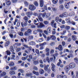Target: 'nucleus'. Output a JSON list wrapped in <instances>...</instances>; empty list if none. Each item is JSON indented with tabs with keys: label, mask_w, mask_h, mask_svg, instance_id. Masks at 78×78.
<instances>
[{
	"label": "nucleus",
	"mask_w": 78,
	"mask_h": 78,
	"mask_svg": "<svg viewBox=\"0 0 78 78\" xmlns=\"http://www.w3.org/2000/svg\"><path fill=\"white\" fill-rule=\"evenodd\" d=\"M36 25H37V27L38 28H44L45 27V26L42 23H35Z\"/></svg>",
	"instance_id": "1"
},
{
	"label": "nucleus",
	"mask_w": 78,
	"mask_h": 78,
	"mask_svg": "<svg viewBox=\"0 0 78 78\" xmlns=\"http://www.w3.org/2000/svg\"><path fill=\"white\" fill-rule=\"evenodd\" d=\"M29 8L31 11H34L36 9V7L33 4H30L29 6Z\"/></svg>",
	"instance_id": "2"
},
{
	"label": "nucleus",
	"mask_w": 78,
	"mask_h": 78,
	"mask_svg": "<svg viewBox=\"0 0 78 78\" xmlns=\"http://www.w3.org/2000/svg\"><path fill=\"white\" fill-rule=\"evenodd\" d=\"M26 15H27V17L28 18H30L31 16L33 14V13L32 12H26Z\"/></svg>",
	"instance_id": "3"
},
{
	"label": "nucleus",
	"mask_w": 78,
	"mask_h": 78,
	"mask_svg": "<svg viewBox=\"0 0 78 78\" xmlns=\"http://www.w3.org/2000/svg\"><path fill=\"white\" fill-rule=\"evenodd\" d=\"M76 66V65L75 63H71L69 65V67L71 68V69H73V68H74Z\"/></svg>",
	"instance_id": "4"
},
{
	"label": "nucleus",
	"mask_w": 78,
	"mask_h": 78,
	"mask_svg": "<svg viewBox=\"0 0 78 78\" xmlns=\"http://www.w3.org/2000/svg\"><path fill=\"white\" fill-rule=\"evenodd\" d=\"M44 3V1L43 0H40V3L41 7L43 6Z\"/></svg>",
	"instance_id": "5"
},
{
	"label": "nucleus",
	"mask_w": 78,
	"mask_h": 78,
	"mask_svg": "<svg viewBox=\"0 0 78 78\" xmlns=\"http://www.w3.org/2000/svg\"><path fill=\"white\" fill-rule=\"evenodd\" d=\"M21 25L22 27H24V26H27V21L24 22V23L23 22H21Z\"/></svg>",
	"instance_id": "6"
},
{
	"label": "nucleus",
	"mask_w": 78,
	"mask_h": 78,
	"mask_svg": "<svg viewBox=\"0 0 78 78\" xmlns=\"http://www.w3.org/2000/svg\"><path fill=\"white\" fill-rule=\"evenodd\" d=\"M64 69L66 72H69L70 70V68H69V67L68 66H66L65 67Z\"/></svg>",
	"instance_id": "7"
},
{
	"label": "nucleus",
	"mask_w": 78,
	"mask_h": 78,
	"mask_svg": "<svg viewBox=\"0 0 78 78\" xmlns=\"http://www.w3.org/2000/svg\"><path fill=\"white\" fill-rule=\"evenodd\" d=\"M44 67L45 70L47 71V70H48V67H49V65H47V66H46L45 64H44Z\"/></svg>",
	"instance_id": "8"
},
{
	"label": "nucleus",
	"mask_w": 78,
	"mask_h": 78,
	"mask_svg": "<svg viewBox=\"0 0 78 78\" xmlns=\"http://www.w3.org/2000/svg\"><path fill=\"white\" fill-rule=\"evenodd\" d=\"M51 66H52L51 67V70L53 72H54V71H55V65L53 63H52L51 64Z\"/></svg>",
	"instance_id": "9"
},
{
	"label": "nucleus",
	"mask_w": 78,
	"mask_h": 78,
	"mask_svg": "<svg viewBox=\"0 0 78 78\" xmlns=\"http://www.w3.org/2000/svg\"><path fill=\"white\" fill-rule=\"evenodd\" d=\"M32 73L34 75H37V76H39V72H36L35 71H32Z\"/></svg>",
	"instance_id": "10"
},
{
	"label": "nucleus",
	"mask_w": 78,
	"mask_h": 78,
	"mask_svg": "<svg viewBox=\"0 0 78 78\" xmlns=\"http://www.w3.org/2000/svg\"><path fill=\"white\" fill-rule=\"evenodd\" d=\"M55 59H56V57L55 56H54V58L53 57H51L50 58V61H53V62H55Z\"/></svg>",
	"instance_id": "11"
},
{
	"label": "nucleus",
	"mask_w": 78,
	"mask_h": 78,
	"mask_svg": "<svg viewBox=\"0 0 78 78\" xmlns=\"http://www.w3.org/2000/svg\"><path fill=\"white\" fill-rule=\"evenodd\" d=\"M63 48L62 45H59L58 47V50L59 51H62V50Z\"/></svg>",
	"instance_id": "12"
},
{
	"label": "nucleus",
	"mask_w": 78,
	"mask_h": 78,
	"mask_svg": "<svg viewBox=\"0 0 78 78\" xmlns=\"http://www.w3.org/2000/svg\"><path fill=\"white\" fill-rule=\"evenodd\" d=\"M6 72H3L0 74V77H2V76H5L6 75Z\"/></svg>",
	"instance_id": "13"
},
{
	"label": "nucleus",
	"mask_w": 78,
	"mask_h": 78,
	"mask_svg": "<svg viewBox=\"0 0 78 78\" xmlns=\"http://www.w3.org/2000/svg\"><path fill=\"white\" fill-rule=\"evenodd\" d=\"M63 14L64 17H67L68 16V13L67 12H64L63 13Z\"/></svg>",
	"instance_id": "14"
},
{
	"label": "nucleus",
	"mask_w": 78,
	"mask_h": 78,
	"mask_svg": "<svg viewBox=\"0 0 78 78\" xmlns=\"http://www.w3.org/2000/svg\"><path fill=\"white\" fill-rule=\"evenodd\" d=\"M49 37H50L51 39H52V40H55L56 39V37L53 35H51Z\"/></svg>",
	"instance_id": "15"
},
{
	"label": "nucleus",
	"mask_w": 78,
	"mask_h": 78,
	"mask_svg": "<svg viewBox=\"0 0 78 78\" xmlns=\"http://www.w3.org/2000/svg\"><path fill=\"white\" fill-rule=\"evenodd\" d=\"M9 41H7L5 44L4 47H8L9 45Z\"/></svg>",
	"instance_id": "16"
},
{
	"label": "nucleus",
	"mask_w": 78,
	"mask_h": 78,
	"mask_svg": "<svg viewBox=\"0 0 78 78\" xmlns=\"http://www.w3.org/2000/svg\"><path fill=\"white\" fill-rule=\"evenodd\" d=\"M64 5H60L59 6V8L60 10H63V9H64Z\"/></svg>",
	"instance_id": "17"
},
{
	"label": "nucleus",
	"mask_w": 78,
	"mask_h": 78,
	"mask_svg": "<svg viewBox=\"0 0 78 78\" xmlns=\"http://www.w3.org/2000/svg\"><path fill=\"white\" fill-rule=\"evenodd\" d=\"M29 44L30 45H35L36 43L34 41H31L29 43Z\"/></svg>",
	"instance_id": "18"
},
{
	"label": "nucleus",
	"mask_w": 78,
	"mask_h": 78,
	"mask_svg": "<svg viewBox=\"0 0 78 78\" xmlns=\"http://www.w3.org/2000/svg\"><path fill=\"white\" fill-rule=\"evenodd\" d=\"M65 7L66 8V9H69L70 8V6L68 4H67L65 3Z\"/></svg>",
	"instance_id": "19"
},
{
	"label": "nucleus",
	"mask_w": 78,
	"mask_h": 78,
	"mask_svg": "<svg viewBox=\"0 0 78 78\" xmlns=\"http://www.w3.org/2000/svg\"><path fill=\"white\" fill-rule=\"evenodd\" d=\"M72 39L73 41L76 40V36L75 35H73L72 36Z\"/></svg>",
	"instance_id": "20"
},
{
	"label": "nucleus",
	"mask_w": 78,
	"mask_h": 78,
	"mask_svg": "<svg viewBox=\"0 0 78 78\" xmlns=\"http://www.w3.org/2000/svg\"><path fill=\"white\" fill-rule=\"evenodd\" d=\"M47 31L48 33H51V28L50 27L48 28Z\"/></svg>",
	"instance_id": "21"
},
{
	"label": "nucleus",
	"mask_w": 78,
	"mask_h": 78,
	"mask_svg": "<svg viewBox=\"0 0 78 78\" xmlns=\"http://www.w3.org/2000/svg\"><path fill=\"white\" fill-rule=\"evenodd\" d=\"M10 50L12 52H13V53H14V48H13V47H12V46H10Z\"/></svg>",
	"instance_id": "22"
},
{
	"label": "nucleus",
	"mask_w": 78,
	"mask_h": 78,
	"mask_svg": "<svg viewBox=\"0 0 78 78\" xmlns=\"http://www.w3.org/2000/svg\"><path fill=\"white\" fill-rule=\"evenodd\" d=\"M59 62H58L57 64L58 66H59L60 64H62V61H61V59H59Z\"/></svg>",
	"instance_id": "23"
},
{
	"label": "nucleus",
	"mask_w": 78,
	"mask_h": 78,
	"mask_svg": "<svg viewBox=\"0 0 78 78\" xmlns=\"http://www.w3.org/2000/svg\"><path fill=\"white\" fill-rule=\"evenodd\" d=\"M74 15H75V12H71L69 14V16L70 17H71V16H74Z\"/></svg>",
	"instance_id": "24"
},
{
	"label": "nucleus",
	"mask_w": 78,
	"mask_h": 78,
	"mask_svg": "<svg viewBox=\"0 0 78 78\" xmlns=\"http://www.w3.org/2000/svg\"><path fill=\"white\" fill-rule=\"evenodd\" d=\"M37 31L39 32V33H42L43 32V30L41 29H37Z\"/></svg>",
	"instance_id": "25"
},
{
	"label": "nucleus",
	"mask_w": 78,
	"mask_h": 78,
	"mask_svg": "<svg viewBox=\"0 0 78 78\" xmlns=\"http://www.w3.org/2000/svg\"><path fill=\"white\" fill-rule=\"evenodd\" d=\"M74 60L76 62V64H78V58L77 57H76L74 58Z\"/></svg>",
	"instance_id": "26"
},
{
	"label": "nucleus",
	"mask_w": 78,
	"mask_h": 78,
	"mask_svg": "<svg viewBox=\"0 0 78 78\" xmlns=\"http://www.w3.org/2000/svg\"><path fill=\"white\" fill-rule=\"evenodd\" d=\"M32 75L33 73H29L26 74V75L27 76H31Z\"/></svg>",
	"instance_id": "27"
},
{
	"label": "nucleus",
	"mask_w": 78,
	"mask_h": 78,
	"mask_svg": "<svg viewBox=\"0 0 78 78\" xmlns=\"http://www.w3.org/2000/svg\"><path fill=\"white\" fill-rule=\"evenodd\" d=\"M9 66L10 67L14 66V63L13 62H10V63H9Z\"/></svg>",
	"instance_id": "28"
},
{
	"label": "nucleus",
	"mask_w": 78,
	"mask_h": 78,
	"mask_svg": "<svg viewBox=\"0 0 78 78\" xmlns=\"http://www.w3.org/2000/svg\"><path fill=\"white\" fill-rule=\"evenodd\" d=\"M5 2L7 5H10L11 4V1H6Z\"/></svg>",
	"instance_id": "29"
},
{
	"label": "nucleus",
	"mask_w": 78,
	"mask_h": 78,
	"mask_svg": "<svg viewBox=\"0 0 78 78\" xmlns=\"http://www.w3.org/2000/svg\"><path fill=\"white\" fill-rule=\"evenodd\" d=\"M65 29L67 30H69L70 29V26H66L65 27Z\"/></svg>",
	"instance_id": "30"
},
{
	"label": "nucleus",
	"mask_w": 78,
	"mask_h": 78,
	"mask_svg": "<svg viewBox=\"0 0 78 78\" xmlns=\"http://www.w3.org/2000/svg\"><path fill=\"white\" fill-rule=\"evenodd\" d=\"M9 73L10 75H15V72L13 71H11L9 72Z\"/></svg>",
	"instance_id": "31"
},
{
	"label": "nucleus",
	"mask_w": 78,
	"mask_h": 78,
	"mask_svg": "<svg viewBox=\"0 0 78 78\" xmlns=\"http://www.w3.org/2000/svg\"><path fill=\"white\" fill-rule=\"evenodd\" d=\"M40 73L41 74H43L44 73V71L42 69H40Z\"/></svg>",
	"instance_id": "32"
},
{
	"label": "nucleus",
	"mask_w": 78,
	"mask_h": 78,
	"mask_svg": "<svg viewBox=\"0 0 78 78\" xmlns=\"http://www.w3.org/2000/svg\"><path fill=\"white\" fill-rule=\"evenodd\" d=\"M39 61H35L33 62V63L34 65H37Z\"/></svg>",
	"instance_id": "33"
},
{
	"label": "nucleus",
	"mask_w": 78,
	"mask_h": 78,
	"mask_svg": "<svg viewBox=\"0 0 78 78\" xmlns=\"http://www.w3.org/2000/svg\"><path fill=\"white\" fill-rule=\"evenodd\" d=\"M52 3L53 4H56L58 3V0H53Z\"/></svg>",
	"instance_id": "34"
},
{
	"label": "nucleus",
	"mask_w": 78,
	"mask_h": 78,
	"mask_svg": "<svg viewBox=\"0 0 78 78\" xmlns=\"http://www.w3.org/2000/svg\"><path fill=\"white\" fill-rule=\"evenodd\" d=\"M47 44L45 42H44L42 44H40V47H43L42 46H44V45H46Z\"/></svg>",
	"instance_id": "35"
},
{
	"label": "nucleus",
	"mask_w": 78,
	"mask_h": 78,
	"mask_svg": "<svg viewBox=\"0 0 78 78\" xmlns=\"http://www.w3.org/2000/svg\"><path fill=\"white\" fill-rule=\"evenodd\" d=\"M29 34L27 31H26L24 33V35L26 36H29Z\"/></svg>",
	"instance_id": "36"
},
{
	"label": "nucleus",
	"mask_w": 78,
	"mask_h": 78,
	"mask_svg": "<svg viewBox=\"0 0 78 78\" xmlns=\"http://www.w3.org/2000/svg\"><path fill=\"white\" fill-rule=\"evenodd\" d=\"M28 17L27 16H25L24 18H23V19L25 20V21L26 22H28Z\"/></svg>",
	"instance_id": "37"
},
{
	"label": "nucleus",
	"mask_w": 78,
	"mask_h": 78,
	"mask_svg": "<svg viewBox=\"0 0 78 78\" xmlns=\"http://www.w3.org/2000/svg\"><path fill=\"white\" fill-rule=\"evenodd\" d=\"M42 16V13H39L38 15V18H40L41 17V16Z\"/></svg>",
	"instance_id": "38"
},
{
	"label": "nucleus",
	"mask_w": 78,
	"mask_h": 78,
	"mask_svg": "<svg viewBox=\"0 0 78 78\" xmlns=\"http://www.w3.org/2000/svg\"><path fill=\"white\" fill-rule=\"evenodd\" d=\"M19 35L20 36H23V33L22 32H20L18 33Z\"/></svg>",
	"instance_id": "39"
},
{
	"label": "nucleus",
	"mask_w": 78,
	"mask_h": 78,
	"mask_svg": "<svg viewBox=\"0 0 78 78\" xmlns=\"http://www.w3.org/2000/svg\"><path fill=\"white\" fill-rule=\"evenodd\" d=\"M59 19V18L58 17H57L55 18V20L57 22H58Z\"/></svg>",
	"instance_id": "40"
},
{
	"label": "nucleus",
	"mask_w": 78,
	"mask_h": 78,
	"mask_svg": "<svg viewBox=\"0 0 78 78\" xmlns=\"http://www.w3.org/2000/svg\"><path fill=\"white\" fill-rule=\"evenodd\" d=\"M34 5H35L36 6H38V2H37V1L34 2Z\"/></svg>",
	"instance_id": "41"
},
{
	"label": "nucleus",
	"mask_w": 78,
	"mask_h": 78,
	"mask_svg": "<svg viewBox=\"0 0 78 78\" xmlns=\"http://www.w3.org/2000/svg\"><path fill=\"white\" fill-rule=\"evenodd\" d=\"M11 70H16V67H12L10 68Z\"/></svg>",
	"instance_id": "42"
},
{
	"label": "nucleus",
	"mask_w": 78,
	"mask_h": 78,
	"mask_svg": "<svg viewBox=\"0 0 78 78\" xmlns=\"http://www.w3.org/2000/svg\"><path fill=\"white\" fill-rule=\"evenodd\" d=\"M44 23L45 25H48V21H44Z\"/></svg>",
	"instance_id": "43"
},
{
	"label": "nucleus",
	"mask_w": 78,
	"mask_h": 78,
	"mask_svg": "<svg viewBox=\"0 0 78 78\" xmlns=\"http://www.w3.org/2000/svg\"><path fill=\"white\" fill-rule=\"evenodd\" d=\"M12 57L13 58H14L16 57V56L14 55H15V53L14 52H12Z\"/></svg>",
	"instance_id": "44"
},
{
	"label": "nucleus",
	"mask_w": 78,
	"mask_h": 78,
	"mask_svg": "<svg viewBox=\"0 0 78 78\" xmlns=\"http://www.w3.org/2000/svg\"><path fill=\"white\" fill-rule=\"evenodd\" d=\"M6 53H7V55H11V52L9 51H6Z\"/></svg>",
	"instance_id": "45"
},
{
	"label": "nucleus",
	"mask_w": 78,
	"mask_h": 78,
	"mask_svg": "<svg viewBox=\"0 0 78 78\" xmlns=\"http://www.w3.org/2000/svg\"><path fill=\"white\" fill-rule=\"evenodd\" d=\"M19 71H20V72H21V73H23L24 72V70H23V69H19Z\"/></svg>",
	"instance_id": "46"
},
{
	"label": "nucleus",
	"mask_w": 78,
	"mask_h": 78,
	"mask_svg": "<svg viewBox=\"0 0 78 78\" xmlns=\"http://www.w3.org/2000/svg\"><path fill=\"white\" fill-rule=\"evenodd\" d=\"M20 50H21V48H17L16 50V51H17V52H19V51H20Z\"/></svg>",
	"instance_id": "47"
},
{
	"label": "nucleus",
	"mask_w": 78,
	"mask_h": 78,
	"mask_svg": "<svg viewBox=\"0 0 78 78\" xmlns=\"http://www.w3.org/2000/svg\"><path fill=\"white\" fill-rule=\"evenodd\" d=\"M12 3H15L17 2V0H12Z\"/></svg>",
	"instance_id": "48"
},
{
	"label": "nucleus",
	"mask_w": 78,
	"mask_h": 78,
	"mask_svg": "<svg viewBox=\"0 0 78 78\" xmlns=\"http://www.w3.org/2000/svg\"><path fill=\"white\" fill-rule=\"evenodd\" d=\"M35 52H36V53L38 54V55H39V50H38V49H36L35 50Z\"/></svg>",
	"instance_id": "49"
},
{
	"label": "nucleus",
	"mask_w": 78,
	"mask_h": 78,
	"mask_svg": "<svg viewBox=\"0 0 78 78\" xmlns=\"http://www.w3.org/2000/svg\"><path fill=\"white\" fill-rule=\"evenodd\" d=\"M23 45L24 47H26V48H28V46L24 44H23Z\"/></svg>",
	"instance_id": "50"
},
{
	"label": "nucleus",
	"mask_w": 78,
	"mask_h": 78,
	"mask_svg": "<svg viewBox=\"0 0 78 78\" xmlns=\"http://www.w3.org/2000/svg\"><path fill=\"white\" fill-rule=\"evenodd\" d=\"M45 51L46 52H49L50 49L48 48H46L45 49Z\"/></svg>",
	"instance_id": "51"
},
{
	"label": "nucleus",
	"mask_w": 78,
	"mask_h": 78,
	"mask_svg": "<svg viewBox=\"0 0 78 78\" xmlns=\"http://www.w3.org/2000/svg\"><path fill=\"white\" fill-rule=\"evenodd\" d=\"M38 19L40 22H42L43 21V19H42V17L41 18H38Z\"/></svg>",
	"instance_id": "52"
},
{
	"label": "nucleus",
	"mask_w": 78,
	"mask_h": 78,
	"mask_svg": "<svg viewBox=\"0 0 78 78\" xmlns=\"http://www.w3.org/2000/svg\"><path fill=\"white\" fill-rule=\"evenodd\" d=\"M27 32H28L29 34H30V33H31V30L30 29H28L27 30Z\"/></svg>",
	"instance_id": "53"
},
{
	"label": "nucleus",
	"mask_w": 78,
	"mask_h": 78,
	"mask_svg": "<svg viewBox=\"0 0 78 78\" xmlns=\"http://www.w3.org/2000/svg\"><path fill=\"white\" fill-rule=\"evenodd\" d=\"M51 8L52 9V11H54V12H55V11L56 10V9L55 8L51 7Z\"/></svg>",
	"instance_id": "54"
},
{
	"label": "nucleus",
	"mask_w": 78,
	"mask_h": 78,
	"mask_svg": "<svg viewBox=\"0 0 78 78\" xmlns=\"http://www.w3.org/2000/svg\"><path fill=\"white\" fill-rule=\"evenodd\" d=\"M46 59L48 61V62H50V59H49V58H48V57H46Z\"/></svg>",
	"instance_id": "55"
},
{
	"label": "nucleus",
	"mask_w": 78,
	"mask_h": 78,
	"mask_svg": "<svg viewBox=\"0 0 78 78\" xmlns=\"http://www.w3.org/2000/svg\"><path fill=\"white\" fill-rule=\"evenodd\" d=\"M59 17H60L61 18H63L64 17V15H63V13H62V14L60 15L59 16Z\"/></svg>",
	"instance_id": "56"
},
{
	"label": "nucleus",
	"mask_w": 78,
	"mask_h": 78,
	"mask_svg": "<svg viewBox=\"0 0 78 78\" xmlns=\"http://www.w3.org/2000/svg\"><path fill=\"white\" fill-rule=\"evenodd\" d=\"M57 78H62V75H58L57 76Z\"/></svg>",
	"instance_id": "57"
},
{
	"label": "nucleus",
	"mask_w": 78,
	"mask_h": 78,
	"mask_svg": "<svg viewBox=\"0 0 78 78\" xmlns=\"http://www.w3.org/2000/svg\"><path fill=\"white\" fill-rule=\"evenodd\" d=\"M45 14H46V13L45 12H44V13L42 14V16L43 17H45Z\"/></svg>",
	"instance_id": "58"
},
{
	"label": "nucleus",
	"mask_w": 78,
	"mask_h": 78,
	"mask_svg": "<svg viewBox=\"0 0 78 78\" xmlns=\"http://www.w3.org/2000/svg\"><path fill=\"white\" fill-rule=\"evenodd\" d=\"M49 16H50V15H49V14L47 13L46 14V18H48V17H49Z\"/></svg>",
	"instance_id": "59"
},
{
	"label": "nucleus",
	"mask_w": 78,
	"mask_h": 78,
	"mask_svg": "<svg viewBox=\"0 0 78 78\" xmlns=\"http://www.w3.org/2000/svg\"><path fill=\"white\" fill-rule=\"evenodd\" d=\"M76 78H78V72L76 71Z\"/></svg>",
	"instance_id": "60"
},
{
	"label": "nucleus",
	"mask_w": 78,
	"mask_h": 78,
	"mask_svg": "<svg viewBox=\"0 0 78 78\" xmlns=\"http://www.w3.org/2000/svg\"><path fill=\"white\" fill-rule=\"evenodd\" d=\"M9 36L11 38H13V35L12 34H9Z\"/></svg>",
	"instance_id": "61"
},
{
	"label": "nucleus",
	"mask_w": 78,
	"mask_h": 78,
	"mask_svg": "<svg viewBox=\"0 0 78 78\" xmlns=\"http://www.w3.org/2000/svg\"><path fill=\"white\" fill-rule=\"evenodd\" d=\"M50 53L51 54H53V53H54V50H51L50 51Z\"/></svg>",
	"instance_id": "62"
},
{
	"label": "nucleus",
	"mask_w": 78,
	"mask_h": 78,
	"mask_svg": "<svg viewBox=\"0 0 78 78\" xmlns=\"http://www.w3.org/2000/svg\"><path fill=\"white\" fill-rule=\"evenodd\" d=\"M34 69L35 70H37V68L36 66L34 67Z\"/></svg>",
	"instance_id": "63"
},
{
	"label": "nucleus",
	"mask_w": 78,
	"mask_h": 78,
	"mask_svg": "<svg viewBox=\"0 0 78 78\" xmlns=\"http://www.w3.org/2000/svg\"><path fill=\"white\" fill-rule=\"evenodd\" d=\"M62 78H67V76L66 75H62Z\"/></svg>",
	"instance_id": "64"
}]
</instances>
